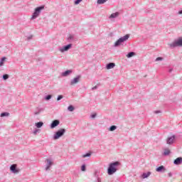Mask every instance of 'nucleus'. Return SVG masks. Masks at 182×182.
I'll list each match as a JSON object with an SVG mask.
<instances>
[{"label":"nucleus","mask_w":182,"mask_h":182,"mask_svg":"<svg viewBox=\"0 0 182 182\" xmlns=\"http://www.w3.org/2000/svg\"><path fill=\"white\" fill-rule=\"evenodd\" d=\"M120 166V162L115 161L109 164V167L107 168V174L108 176H112L117 171V167Z\"/></svg>","instance_id":"1"},{"label":"nucleus","mask_w":182,"mask_h":182,"mask_svg":"<svg viewBox=\"0 0 182 182\" xmlns=\"http://www.w3.org/2000/svg\"><path fill=\"white\" fill-rule=\"evenodd\" d=\"M45 9V6L42 5L35 9L34 12L31 16V19H36V18L39 17L42 11Z\"/></svg>","instance_id":"2"},{"label":"nucleus","mask_w":182,"mask_h":182,"mask_svg":"<svg viewBox=\"0 0 182 182\" xmlns=\"http://www.w3.org/2000/svg\"><path fill=\"white\" fill-rule=\"evenodd\" d=\"M129 38H130V34H127L121 38H119L114 44L115 48L117 46H120L123 42H126V41H129Z\"/></svg>","instance_id":"3"},{"label":"nucleus","mask_w":182,"mask_h":182,"mask_svg":"<svg viewBox=\"0 0 182 182\" xmlns=\"http://www.w3.org/2000/svg\"><path fill=\"white\" fill-rule=\"evenodd\" d=\"M65 133L66 129H60L54 134L53 139L54 140H58V139H60V137H62Z\"/></svg>","instance_id":"4"},{"label":"nucleus","mask_w":182,"mask_h":182,"mask_svg":"<svg viewBox=\"0 0 182 182\" xmlns=\"http://www.w3.org/2000/svg\"><path fill=\"white\" fill-rule=\"evenodd\" d=\"M177 46H182V38H179L178 39L175 40L172 43L169 44L171 49H174V48H177Z\"/></svg>","instance_id":"5"},{"label":"nucleus","mask_w":182,"mask_h":182,"mask_svg":"<svg viewBox=\"0 0 182 182\" xmlns=\"http://www.w3.org/2000/svg\"><path fill=\"white\" fill-rule=\"evenodd\" d=\"M80 75H77L75 78L71 80L70 82V86H73V85L79 83V82L80 81Z\"/></svg>","instance_id":"6"},{"label":"nucleus","mask_w":182,"mask_h":182,"mask_svg":"<svg viewBox=\"0 0 182 182\" xmlns=\"http://www.w3.org/2000/svg\"><path fill=\"white\" fill-rule=\"evenodd\" d=\"M71 48H72V44H68L67 46H64L63 48H60L59 50H60V52L63 53V52H66V51L69 50V49H71Z\"/></svg>","instance_id":"7"},{"label":"nucleus","mask_w":182,"mask_h":182,"mask_svg":"<svg viewBox=\"0 0 182 182\" xmlns=\"http://www.w3.org/2000/svg\"><path fill=\"white\" fill-rule=\"evenodd\" d=\"M46 171H48L50 168V166L53 165V162L50 159H46Z\"/></svg>","instance_id":"8"},{"label":"nucleus","mask_w":182,"mask_h":182,"mask_svg":"<svg viewBox=\"0 0 182 182\" xmlns=\"http://www.w3.org/2000/svg\"><path fill=\"white\" fill-rule=\"evenodd\" d=\"M174 140H176V136L173 135L171 136H169L166 139V144L171 145L173 144V143H174Z\"/></svg>","instance_id":"9"},{"label":"nucleus","mask_w":182,"mask_h":182,"mask_svg":"<svg viewBox=\"0 0 182 182\" xmlns=\"http://www.w3.org/2000/svg\"><path fill=\"white\" fill-rule=\"evenodd\" d=\"M60 122L59 119H55L54 121L52 122L50 124V129H55V127L59 126Z\"/></svg>","instance_id":"10"},{"label":"nucleus","mask_w":182,"mask_h":182,"mask_svg":"<svg viewBox=\"0 0 182 182\" xmlns=\"http://www.w3.org/2000/svg\"><path fill=\"white\" fill-rule=\"evenodd\" d=\"M10 170L11 173H14V174H16L19 173V171L18 168H16V164H13L10 166Z\"/></svg>","instance_id":"11"},{"label":"nucleus","mask_w":182,"mask_h":182,"mask_svg":"<svg viewBox=\"0 0 182 182\" xmlns=\"http://www.w3.org/2000/svg\"><path fill=\"white\" fill-rule=\"evenodd\" d=\"M182 163V158L181 157H178L176 159L174 160L173 164L176 166H180Z\"/></svg>","instance_id":"12"},{"label":"nucleus","mask_w":182,"mask_h":182,"mask_svg":"<svg viewBox=\"0 0 182 182\" xmlns=\"http://www.w3.org/2000/svg\"><path fill=\"white\" fill-rule=\"evenodd\" d=\"M156 171L158 173H164L166 171V167H164V166H161L156 168Z\"/></svg>","instance_id":"13"},{"label":"nucleus","mask_w":182,"mask_h":182,"mask_svg":"<svg viewBox=\"0 0 182 182\" xmlns=\"http://www.w3.org/2000/svg\"><path fill=\"white\" fill-rule=\"evenodd\" d=\"M114 66H116V64L114 63H109L108 64H107L106 68L107 70H110V69H113Z\"/></svg>","instance_id":"14"},{"label":"nucleus","mask_w":182,"mask_h":182,"mask_svg":"<svg viewBox=\"0 0 182 182\" xmlns=\"http://www.w3.org/2000/svg\"><path fill=\"white\" fill-rule=\"evenodd\" d=\"M72 72H73L72 70H66V71L62 73L61 76L66 77V76H69V75H70V73H72Z\"/></svg>","instance_id":"15"},{"label":"nucleus","mask_w":182,"mask_h":182,"mask_svg":"<svg viewBox=\"0 0 182 182\" xmlns=\"http://www.w3.org/2000/svg\"><path fill=\"white\" fill-rule=\"evenodd\" d=\"M45 110L44 108L37 107L36 111L35 112L34 114H39L40 113H42Z\"/></svg>","instance_id":"16"},{"label":"nucleus","mask_w":182,"mask_h":182,"mask_svg":"<svg viewBox=\"0 0 182 182\" xmlns=\"http://www.w3.org/2000/svg\"><path fill=\"white\" fill-rule=\"evenodd\" d=\"M171 152L170 151V149H165L163 153V156H169Z\"/></svg>","instance_id":"17"},{"label":"nucleus","mask_w":182,"mask_h":182,"mask_svg":"<svg viewBox=\"0 0 182 182\" xmlns=\"http://www.w3.org/2000/svg\"><path fill=\"white\" fill-rule=\"evenodd\" d=\"M117 16H119V12H116V13L112 14L109 16V19H112L114 18H117Z\"/></svg>","instance_id":"18"},{"label":"nucleus","mask_w":182,"mask_h":182,"mask_svg":"<svg viewBox=\"0 0 182 182\" xmlns=\"http://www.w3.org/2000/svg\"><path fill=\"white\" fill-rule=\"evenodd\" d=\"M68 42H73V41H75V36L70 35L67 38Z\"/></svg>","instance_id":"19"},{"label":"nucleus","mask_w":182,"mask_h":182,"mask_svg":"<svg viewBox=\"0 0 182 182\" xmlns=\"http://www.w3.org/2000/svg\"><path fill=\"white\" fill-rule=\"evenodd\" d=\"M35 126L37 127V129H41V127H42V126H43V122H36L35 124Z\"/></svg>","instance_id":"20"},{"label":"nucleus","mask_w":182,"mask_h":182,"mask_svg":"<svg viewBox=\"0 0 182 182\" xmlns=\"http://www.w3.org/2000/svg\"><path fill=\"white\" fill-rule=\"evenodd\" d=\"M150 174H151V172L144 173L142 174V178H147V177H149Z\"/></svg>","instance_id":"21"},{"label":"nucleus","mask_w":182,"mask_h":182,"mask_svg":"<svg viewBox=\"0 0 182 182\" xmlns=\"http://www.w3.org/2000/svg\"><path fill=\"white\" fill-rule=\"evenodd\" d=\"M134 55H136V53H134V52H129L127 55V58H133V56H134Z\"/></svg>","instance_id":"22"},{"label":"nucleus","mask_w":182,"mask_h":182,"mask_svg":"<svg viewBox=\"0 0 182 182\" xmlns=\"http://www.w3.org/2000/svg\"><path fill=\"white\" fill-rule=\"evenodd\" d=\"M108 0H97V4L98 5H102L103 4H105V2H107Z\"/></svg>","instance_id":"23"},{"label":"nucleus","mask_w":182,"mask_h":182,"mask_svg":"<svg viewBox=\"0 0 182 182\" xmlns=\"http://www.w3.org/2000/svg\"><path fill=\"white\" fill-rule=\"evenodd\" d=\"M5 60H6V57H3L0 60V66H4V63Z\"/></svg>","instance_id":"24"},{"label":"nucleus","mask_w":182,"mask_h":182,"mask_svg":"<svg viewBox=\"0 0 182 182\" xmlns=\"http://www.w3.org/2000/svg\"><path fill=\"white\" fill-rule=\"evenodd\" d=\"M116 129H117V127L115 125H112L109 128V132H114V130H116Z\"/></svg>","instance_id":"25"},{"label":"nucleus","mask_w":182,"mask_h":182,"mask_svg":"<svg viewBox=\"0 0 182 182\" xmlns=\"http://www.w3.org/2000/svg\"><path fill=\"white\" fill-rule=\"evenodd\" d=\"M68 110L69 112H73V110H75V107H73V105H70L68 107Z\"/></svg>","instance_id":"26"},{"label":"nucleus","mask_w":182,"mask_h":182,"mask_svg":"<svg viewBox=\"0 0 182 182\" xmlns=\"http://www.w3.org/2000/svg\"><path fill=\"white\" fill-rule=\"evenodd\" d=\"M8 79H9V75H8V74L3 75V80H6Z\"/></svg>","instance_id":"27"},{"label":"nucleus","mask_w":182,"mask_h":182,"mask_svg":"<svg viewBox=\"0 0 182 182\" xmlns=\"http://www.w3.org/2000/svg\"><path fill=\"white\" fill-rule=\"evenodd\" d=\"M90 156H92V154H90V153H87V154L82 155V158H83V159H85V157H90Z\"/></svg>","instance_id":"28"},{"label":"nucleus","mask_w":182,"mask_h":182,"mask_svg":"<svg viewBox=\"0 0 182 182\" xmlns=\"http://www.w3.org/2000/svg\"><path fill=\"white\" fill-rule=\"evenodd\" d=\"M97 117V114H91L90 116V119H91L92 120L96 119Z\"/></svg>","instance_id":"29"},{"label":"nucleus","mask_w":182,"mask_h":182,"mask_svg":"<svg viewBox=\"0 0 182 182\" xmlns=\"http://www.w3.org/2000/svg\"><path fill=\"white\" fill-rule=\"evenodd\" d=\"M45 99H46V100H50V99H52V95H47V96L45 97Z\"/></svg>","instance_id":"30"},{"label":"nucleus","mask_w":182,"mask_h":182,"mask_svg":"<svg viewBox=\"0 0 182 182\" xmlns=\"http://www.w3.org/2000/svg\"><path fill=\"white\" fill-rule=\"evenodd\" d=\"M81 171H86V165L83 164L81 166Z\"/></svg>","instance_id":"31"},{"label":"nucleus","mask_w":182,"mask_h":182,"mask_svg":"<svg viewBox=\"0 0 182 182\" xmlns=\"http://www.w3.org/2000/svg\"><path fill=\"white\" fill-rule=\"evenodd\" d=\"M82 1H83V0H75V1H74V4H75V5H79V4L82 2Z\"/></svg>","instance_id":"32"},{"label":"nucleus","mask_w":182,"mask_h":182,"mask_svg":"<svg viewBox=\"0 0 182 182\" xmlns=\"http://www.w3.org/2000/svg\"><path fill=\"white\" fill-rule=\"evenodd\" d=\"M61 99H63V95H58L57 97V101L59 102V100H61Z\"/></svg>","instance_id":"33"},{"label":"nucleus","mask_w":182,"mask_h":182,"mask_svg":"<svg viewBox=\"0 0 182 182\" xmlns=\"http://www.w3.org/2000/svg\"><path fill=\"white\" fill-rule=\"evenodd\" d=\"M163 59H164V58H163L161 57H158V58H156L155 61L159 62V60H163Z\"/></svg>","instance_id":"34"},{"label":"nucleus","mask_w":182,"mask_h":182,"mask_svg":"<svg viewBox=\"0 0 182 182\" xmlns=\"http://www.w3.org/2000/svg\"><path fill=\"white\" fill-rule=\"evenodd\" d=\"M154 113H155L156 114H159V113H163V112H161V110H156L154 112Z\"/></svg>","instance_id":"35"},{"label":"nucleus","mask_w":182,"mask_h":182,"mask_svg":"<svg viewBox=\"0 0 182 182\" xmlns=\"http://www.w3.org/2000/svg\"><path fill=\"white\" fill-rule=\"evenodd\" d=\"M38 132H39V129H35L33 133V134H37Z\"/></svg>","instance_id":"36"},{"label":"nucleus","mask_w":182,"mask_h":182,"mask_svg":"<svg viewBox=\"0 0 182 182\" xmlns=\"http://www.w3.org/2000/svg\"><path fill=\"white\" fill-rule=\"evenodd\" d=\"M168 177H173V173L171 172H169L168 173Z\"/></svg>","instance_id":"37"},{"label":"nucleus","mask_w":182,"mask_h":182,"mask_svg":"<svg viewBox=\"0 0 182 182\" xmlns=\"http://www.w3.org/2000/svg\"><path fill=\"white\" fill-rule=\"evenodd\" d=\"M8 114H1V117H8Z\"/></svg>","instance_id":"38"},{"label":"nucleus","mask_w":182,"mask_h":182,"mask_svg":"<svg viewBox=\"0 0 182 182\" xmlns=\"http://www.w3.org/2000/svg\"><path fill=\"white\" fill-rule=\"evenodd\" d=\"M96 89H97V85H95V87H93L92 88V90H96Z\"/></svg>","instance_id":"39"},{"label":"nucleus","mask_w":182,"mask_h":182,"mask_svg":"<svg viewBox=\"0 0 182 182\" xmlns=\"http://www.w3.org/2000/svg\"><path fill=\"white\" fill-rule=\"evenodd\" d=\"M1 114H9V112H1Z\"/></svg>","instance_id":"40"},{"label":"nucleus","mask_w":182,"mask_h":182,"mask_svg":"<svg viewBox=\"0 0 182 182\" xmlns=\"http://www.w3.org/2000/svg\"><path fill=\"white\" fill-rule=\"evenodd\" d=\"M172 72H173V68H171V69L168 70L169 73H171Z\"/></svg>","instance_id":"41"},{"label":"nucleus","mask_w":182,"mask_h":182,"mask_svg":"<svg viewBox=\"0 0 182 182\" xmlns=\"http://www.w3.org/2000/svg\"><path fill=\"white\" fill-rule=\"evenodd\" d=\"M178 15H181V14H182V10L179 11L178 12Z\"/></svg>","instance_id":"42"},{"label":"nucleus","mask_w":182,"mask_h":182,"mask_svg":"<svg viewBox=\"0 0 182 182\" xmlns=\"http://www.w3.org/2000/svg\"><path fill=\"white\" fill-rule=\"evenodd\" d=\"M97 182H102V180L100 179V178H97Z\"/></svg>","instance_id":"43"},{"label":"nucleus","mask_w":182,"mask_h":182,"mask_svg":"<svg viewBox=\"0 0 182 182\" xmlns=\"http://www.w3.org/2000/svg\"><path fill=\"white\" fill-rule=\"evenodd\" d=\"M28 39H32V36L28 37Z\"/></svg>","instance_id":"44"},{"label":"nucleus","mask_w":182,"mask_h":182,"mask_svg":"<svg viewBox=\"0 0 182 182\" xmlns=\"http://www.w3.org/2000/svg\"><path fill=\"white\" fill-rule=\"evenodd\" d=\"M96 174H97V171L95 172V176H96Z\"/></svg>","instance_id":"45"}]
</instances>
